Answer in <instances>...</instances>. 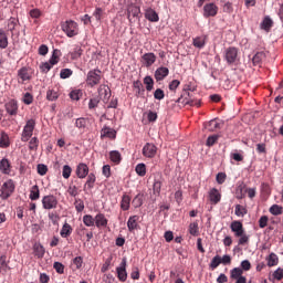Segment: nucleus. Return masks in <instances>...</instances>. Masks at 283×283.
Instances as JSON below:
<instances>
[{
    "mask_svg": "<svg viewBox=\"0 0 283 283\" xmlns=\"http://www.w3.org/2000/svg\"><path fill=\"white\" fill-rule=\"evenodd\" d=\"M61 28L62 32L65 33L69 39H72L78 34V23L73 20L62 22Z\"/></svg>",
    "mask_w": 283,
    "mask_h": 283,
    "instance_id": "f257e3e1",
    "label": "nucleus"
},
{
    "mask_svg": "<svg viewBox=\"0 0 283 283\" xmlns=\"http://www.w3.org/2000/svg\"><path fill=\"white\" fill-rule=\"evenodd\" d=\"M36 127V120L35 119H29L27 120V124L23 127L21 140L22 143H28L30 140V137L34 134V128Z\"/></svg>",
    "mask_w": 283,
    "mask_h": 283,
    "instance_id": "f03ea898",
    "label": "nucleus"
},
{
    "mask_svg": "<svg viewBox=\"0 0 283 283\" xmlns=\"http://www.w3.org/2000/svg\"><path fill=\"white\" fill-rule=\"evenodd\" d=\"M14 189H15L14 180H12V179L7 180L0 189L1 200H8V198H10V196H12V193H14Z\"/></svg>",
    "mask_w": 283,
    "mask_h": 283,
    "instance_id": "7ed1b4c3",
    "label": "nucleus"
},
{
    "mask_svg": "<svg viewBox=\"0 0 283 283\" xmlns=\"http://www.w3.org/2000/svg\"><path fill=\"white\" fill-rule=\"evenodd\" d=\"M42 207L46 211H52L59 207V199L54 195H46L42 198Z\"/></svg>",
    "mask_w": 283,
    "mask_h": 283,
    "instance_id": "20e7f679",
    "label": "nucleus"
},
{
    "mask_svg": "<svg viewBox=\"0 0 283 283\" xmlns=\"http://www.w3.org/2000/svg\"><path fill=\"white\" fill-rule=\"evenodd\" d=\"M224 59L228 63V65H235L238 61L240 60L238 57V48L235 46H229L224 50Z\"/></svg>",
    "mask_w": 283,
    "mask_h": 283,
    "instance_id": "39448f33",
    "label": "nucleus"
},
{
    "mask_svg": "<svg viewBox=\"0 0 283 283\" xmlns=\"http://www.w3.org/2000/svg\"><path fill=\"white\" fill-rule=\"evenodd\" d=\"M98 83H101V70L90 71L86 76V84L90 85V87H94L98 85Z\"/></svg>",
    "mask_w": 283,
    "mask_h": 283,
    "instance_id": "423d86ee",
    "label": "nucleus"
},
{
    "mask_svg": "<svg viewBox=\"0 0 283 283\" xmlns=\"http://www.w3.org/2000/svg\"><path fill=\"white\" fill-rule=\"evenodd\" d=\"M103 103H109V98H112V90L106 84H101L98 87V97Z\"/></svg>",
    "mask_w": 283,
    "mask_h": 283,
    "instance_id": "0eeeda50",
    "label": "nucleus"
},
{
    "mask_svg": "<svg viewBox=\"0 0 283 283\" xmlns=\"http://www.w3.org/2000/svg\"><path fill=\"white\" fill-rule=\"evenodd\" d=\"M117 273V280L119 282H127V259L124 258L119 264V266L116 268Z\"/></svg>",
    "mask_w": 283,
    "mask_h": 283,
    "instance_id": "6e6552de",
    "label": "nucleus"
},
{
    "mask_svg": "<svg viewBox=\"0 0 283 283\" xmlns=\"http://www.w3.org/2000/svg\"><path fill=\"white\" fill-rule=\"evenodd\" d=\"M142 154L145 158H156L158 147L151 143H146L143 147Z\"/></svg>",
    "mask_w": 283,
    "mask_h": 283,
    "instance_id": "1a4fd4ad",
    "label": "nucleus"
},
{
    "mask_svg": "<svg viewBox=\"0 0 283 283\" xmlns=\"http://www.w3.org/2000/svg\"><path fill=\"white\" fill-rule=\"evenodd\" d=\"M218 10H219V8L217 7L216 3H213V2L206 3L203 6L205 19H209L211 17H218Z\"/></svg>",
    "mask_w": 283,
    "mask_h": 283,
    "instance_id": "9d476101",
    "label": "nucleus"
},
{
    "mask_svg": "<svg viewBox=\"0 0 283 283\" xmlns=\"http://www.w3.org/2000/svg\"><path fill=\"white\" fill-rule=\"evenodd\" d=\"M187 96L188 97H185V99H182V97H179L177 99V103H184V105H190V107H200V99L193 97V94L191 93H187Z\"/></svg>",
    "mask_w": 283,
    "mask_h": 283,
    "instance_id": "9b49d317",
    "label": "nucleus"
},
{
    "mask_svg": "<svg viewBox=\"0 0 283 283\" xmlns=\"http://www.w3.org/2000/svg\"><path fill=\"white\" fill-rule=\"evenodd\" d=\"M4 109L9 116H17L19 114V102L17 99H10L4 104Z\"/></svg>",
    "mask_w": 283,
    "mask_h": 283,
    "instance_id": "f8f14e48",
    "label": "nucleus"
},
{
    "mask_svg": "<svg viewBox=\"0 0 283 283\" xmlns=\"http://www.w3.org/2000/svg\"><path fill=\"white\" fill-rule=\"evenodd\" d=\"M126 12L128 21H132V17L135 19H140V7L136 6L135 3L128 4Z\"/></svg>",
    "mask_w": 283,
    "mask_h": 283,
    "instance_id": "ddd939ff",
    "label": "nucleus"
},
{
    "mask_svg": "<svg viewBox=\"0 0 283 283\" xmlns=\"http://www.w3.org/2000/svg\"><path fill=\"white\" fill-rule=\"evenodd\" d=\"M18 83L24 84L25 81H30L32 78V73H30V69L28 67H22L18 71Z\"/></svg>",
    "mask_w": 283,
    "mask_h": 283,
    "instance_id": "4468645a",
    "label": "nucleus"
},
{
    "mask_svg": "<svg viewBox=\"0 0 283 283\" xmlns=\"http://www.w3.org/2000/svg\"><path fill=\"white\" fill-rule=\"evenodd\" d=\"M75 174L77 178H87V176L90 175V167L86 164L81 163L77 165Z\"/></svg>",
    "mask_w": 283,
    "mask_h": 283,
    "instance_id": "2eb2a0df",
    "label": "nucleus"
},
{
    "mask_svg": "<svg viewBox=\"0 0 283 283\" xmlns=\"http://www.w3.org/2000/svg\"><path fill=\"white\" fill-rule=\"evenodd\" d=\"M0 171L6 176H10V174H12V164H10L8 158L0 160Z\"/></svg>",
    "mask_w": 283,
    "mask_h": 283,
    "instance_id": "dca6fc26",
    "label": "nucleus"
},
{
    "mask_svg": "<svg viewBox=\"0 0 283 283\" xmlns=\"http://www.w3.org/2000/svg\"><path fill=\"white\" fill-rule=\"evenodd\" d=\"M145 19H147V21H150L151 23H158V21H160V18L158 17L156 10L151 8H147L145 10Z\"/></svg>",
    "mask_w": 283,
    "mask_h": 283,
    "instance_id": "f3484780",
    "label": "nucleus"
},
{
    "mask_svg": "<svg viewBox=\"0 0 283 283\" xmlns=\"http://www.w3.org/2000/svg\"><path fill=\"white\" fill-rule=\"evenodd\" d=\"M107 222L108 220L104 213L98 212L95 216V227H97V229H105L107 227Z\"/></svg>",
    "mask_w": 283,
    "mask_h": 283,
    "instance_id": "a211bd4d",
    "label": "nucleus"
},
{
    "mask_svg": "<svg viewBox=\"0 0 283 283\" xmlns=\"http://www.w3.org/2000/svg\"><path fill=\"white\" fill-rule=\"evenodd\" d=\"M230 229L234 233L235 238H240V235L244 233V226H242L240 221H232Z\"/></svg>",
    "mask_w": 283,
    "mask_h": 283,
    "instance_id": "6ab92c4d",
    "label": "nucleus"
},
{
    "mask_svg": "<svg viewBox=\"0 0 283 283\" xmlns=\"http://www.w3.org/2000/svg\"><path fill=\"white\" fill-rule=\"evenodd\" d=\"M33 255L38 260H42V258L45 255V248L40 242H35L33 244Z\"/></svg>",
    "mask_w": 283,
    "mask_h": 283,
    "instance_id": "aec40b11",
    "label": "nucleus"
},
{
    "mask_svg": "<svg viewBox=\"0 0 283 283\" xmlns=\"http://www.w3.org/2000/svg\"><path fill=\"white\" fill-rule=\"evenodd\" d=\"M169 76V69L165 66H160L155 71L156 81H165Z\"/></svg>",
    "mask_w": 283,
    "mask_h": 283,
    "instance_id": "412c9836",
    "label": "nucleus"
},
{
    "mask_svg": "<svg viewBox=\"0 0 283 283\" xmlns=\"http://www.w3.org/2000/svg\"><path fill=\"white\" fill-rule=\"evenodd\" d=\"M209 200L212 205H218V202L222 200V195L220 193V191H218V189L212 188L209 191Z\"/></svg>",
    "mask_w": 283,
    "mask_h": 283,
    "instance_id": "4be33fe9",
    "label": "nucleus"
},
{
    "mask_svg": "<svg viewBox=\"0 0 283 283\" xmlns=\"http://www.w3.org/2000/svg\"><path fill=\"white\" fill-rule=\"evenodd\" d=\"M133 87L135 90V96H137V98L145 97V87L143 86V83L140 81H135L133 83Z\"/></svg>",
    "mask_w": 283,
    "mask_h": 283,
    "instance_id": "5701e85b",
    "label": "nucleus"
},
{
    "mask_svg": "<svg viewBox=\"0 0 283 283\" xmlns=\"http://www.w3.org/2000/svg\"><path fill=\"white\" fill-rule=\"evenodd\" d=\"M138 220H140V217L138 216H132L129 217L127 221L128 231L134 232L136 229H138Z\"/></svg>",
    "mask_w": 283,
    "mask_h": 283,
    "instance_id": "b1692460",
    "label": "nucleus"
},
{
    "mask_svg": "<svg viewBox=\"0 0 283 283\" xmlns=\"http://www.w3.org/2000/svg\"><path fill=\"white\" fill-rule=\"evenodd\" d=\"M10 147V136L6 132L0 133V148L8 149Z\"/></svg>",
    "mask_w": 283,
    "mask_h": 283,
    "instance_id": "393cba45",
    "label": "nucleus"
},
{
    "mask_svg": "<svg viewBox=\"0 0 283 283\" xmlns=\"http://www.w3.org/2000/svg\"><path fill=\"white\" fill-rule=\"evenodd\" d=\"M132 205V197L129 195L124 193L120 201L122 211H129V207Z\"/></svg>",
    "mask_w": 283,
    "mask_h": 283,
    "instance_id": "a878e982",
    "label": "nucleus"
},
{
    "mask_svg": "<svg viewBox=\"0 0 283 283\" xmlns=\"http://www.w3.org/2000/svg\"><path fill=\"white\" fill-rule=\"evenodd\" d=\"M101 138H116V130L104 126L101 130Z\"/></svg>",
    "mask_w": 283,
    "mask_h": 283,
    "instance_id": "bb28decb",
    "label": "nucleus"
},
{
    "mask_svg": "<svg viewBox=\"0 0 283 283\" xmlns=\"http://www.w3.org/2000/svg\"><path fill=\"white\" fill-rule=\"evenodd\" d=\"M142 59L145 61L146 67H151L156 63V54L154 53H145Z\"/></svg>",
    "mask_w": 283,
    "mask_h": 283,
    "instance_id": "cd10ccee",
    "label": "nucleus"
},
{
    "mask_svg": "<svg viewBox=\"0 0 283 283\" xmlns=\"http://www.w3.org/2000/svg\"><path fill=\"white\" fill-rule=\"evenodd\" d=\"M206 44H207V35L197 36V38H193L192 40V45L195 48H198L199 50H202V48H205Z\"/></svg>",
    "mask_w": 283,
    "mask_h": 283,
    "instance_id": "c85d7f7f",
    "label": "nucleus"
},
{
    "mask_svg": "<svg viewBox=\"0 0 283 283\" xmlns=\"http://www.w3.org/2000/svg\"><path fill=\"white\" fill-rule=\"evenodd\" d=\"M29 198L32 201L39 200V198H41V190L39 189L38 185L31 187Z\"/></svg>",
    "mask_w": 283,
    "mask_h": 283,
    "instance_id": "c756f323",
    "label": "nucleus"
},
{
    "mask_svg": "<svg viewBox=\"0 0 283 283\" xmlns=\"http://www.w3.org/2000/svg\"><path fill=\"white\" fill-rule=\"evenodd\" d=\"M72 226L67 222H65L60 231L61 238H70L72 235Z\"/></svg>",
    "mask_w": 283,
    "mask_h": 283,
    "instance_id": "7c9ffc66",
    "label": "nucleus"
},
{
    "mask_svg": "<svg viewBox=\"0 0 283 283\" xmlns=\"http://www.w3.org/2000/svg\"><path fill=\"white\" fill-rule=\"evenodd\" d=\"M164 180L165 179H163V177H159V178L155 179V181H154L153 191H154V193H157V196H160Z\"/></svg>",
    "mask_w": 283,
    "mask_h": 283,
    "instance_id": "2f4dec72",
    "label": "nucleus"
},
{
    "mask_svg": "<svg viewBox=\"0 0 283 283\" xmlns=\"http://www.w3.org/2000/svg\"><path fill=\"white\" fill-rule=\"evenodd\" d=\"M59 90L57 88H49L46 92V99L54 102L59 101Z\"/></svg>",
    "mask_w": 283,
    "mask_h": 283,
    "instance_id": "473e14b6",
    "label": "nucleus"
},
{
    "mask_svg": "<svg viewBox=\"0 0 283 283\" xmlns=\"http://www.w3.org/2000/svg\"><path fill=\"white\" fill-rule=\"evenodd\" d=\"M188 231L190 235L198 238V235H200V228L198 227V221L191 222L189 224Z\"/></svg>",
    "mask_w": 283,
    "mask_h": 283,
    "instance_id": "72a5a7b5",
    "label": "nucleus"
},
{
    "mask_svg": "<svg viewBox=\"0 0 283 283\" xmlns=\"http://www.w3.org/2000/svg\"><path fill=\"white\" fill-rule=\"evenodd\" d=\"M96 182V175L93 172L88 174L87 180L84 185V190L85 189H94V184Z\"/></svg>",
    "mask_w": 283,
    "mask_h": 283,
    "instance_id": "f704fd0d",
    "label": "nucleus"
},
{
    "mask_svg": "<svg viewBox=\"0 0 283 283\" xmlns=\"http://www.w3.org/2000/svg\"><path fill=\"white\" fill-rule=\"evenodd\" d=\"M109 159L115 165H120V160H123V157L118 150H113L109 153Z\"/></svg>",
    "mask_w": 283,
    "mask_h": 283,
    "instance_id": "c9c22d12",
    "label": "nucleus"
},
{
    "mask_svg": "<svg viewBox=\"0 0 283 283\" xmlns=\"http://www.w3.org/2000/svg\"><path fill=\"white\" fill-rule=\"evenodd\" d=\"M6 48H8V33L0 29V49L6 50Z\"/></svg>",
    "mask_w": 283,
    "mask_h": 283,
    "instance_id": "e433bc0d",
    "label": "nucleus"
},
{
    "mask_svg": "<svg viewBox=\"0 0 283 283\" xmlns=\"http://www.w3.org/2000/svg\"><path fill=\"white\" fill-rule=\"evenodd\" d=\"M88 123H90V119L85 117H80L75 120V127H77V129L84 130L87 127Z\"/></svg>",
    "mask_w": 283,
    "mask_h": 283,
    "instance_id": "4c0bfd02",
    "label": "nucleus"
},
{
    "mask_svg": "<svg viewBox=\"0 0 283 283\" xmlns=\"http://www.w3.org/2000/svg\"><path fill=\"white\" fill-rule=\"evenodd\" d=\"M135 171L137 176H140V178H144V176H147V166L144 163L138 164L135 167Z\"/></svg>",
    "mask_w": 283,
    "mask_h": 283,
    "instance_id": "58836bf2",
    "label": "nucleus"
},
{
    "mask_svg": "<svg viewBox=\"0 0 283 283\" xmlns=\"http://www.w3.org/2000/svg\"><path fill=\"white\" fill-rule=\"evenodd\" d=\"M271 28H273V20H271L269 17H265L261 23V29L265 30V32H269Z\"/></svg>",
    "mask_w": 283,
    "mask_h": 283,
    "instance_id": "ea45409f",
    "label": "nucleus"
},
{
    "mask_svg": "<svg viewBox=\"0 0 283 283\" xmlns=\"http://www.w3.org/2000/svg\"><path fill=\"white\" fill-rule=\"evenodd\" d=\"M17 25H19V19H17V18H10V19L8 20L7 28H8L9 32H14Z\"/></svg>",
    "mask_w": 283,
    "mask_h": 283,
    "instance_id": "a19ab883",
    "label": "nucleus"
},
{
    "mask_svg": "<svg viewBox=\"0 0 283 283\" xmlns=\"http://www.w3.org/2000/svg\"><path fill=\"white\" fill-rule=\"evenodd\" d=\"M7 260L8 258L6 256V254L0 256V271H3L4 273H8V270H10Z\"/></svg>",
    "mask_w": 283,
    "mask_h": 283,
    "instance_id": "79ce46f5",
    "label": "nucleus"
},
{
    "mask_svg": "<svg viewBox=\"0 0 283 283\" xmlns=\"http://www.w3.org/2000/svg\"><path fill=\"white\" fill-rule=\"evenodd\" d=\"M60 56H61V51L53 50V53L51 59L49 60V63L52 64L53 66L56 65V63H59L60 61Z\"/></svg>",
    "mask_w": 283,
    "mask_h": 283,
    "instance_id": "37998d69",
    "label": "nucleus"
},
{
    "mask_svg": "<svg viewBox=\"0 0 283 283\" xmlns=\"http://www.w3.org/2000/svg\"><path fill=\"white\" fill-rule=\"evenodd\" d=\"M218 127H220V124L218 123L217 119H211L206 124V129H208V132H216Z\"/></svg>",
    "mask_w": 283,
    "mask_h": 283,
    "instance_id": "c03bdc74",
    "label": "nucleus"
},
{
    "mask_svg": "<svg viewBox=\"0 0 283 283\" xmlns=\"http://www.w3.org/2000/svg\"><path fill=\"white\" fill-rule=\"evenodd\" d=\"M234 213L238 216V218H244L247 216V208H244V206L237 205Z\"/></svg>",
    "mask_w": 283,
    "mask_h": 283,
    "instance_id": "a18cd8bd",
    "label": "nucleus"
},
{
    "mask_svg": "<svg viewBox=\"0 0 283 283\" xmlns=\"http://www.w3.org/2000/svg\"><path fill=\"white\" fill-rule=\"evenodd\" d=\"M277 262H280L277 254L271 253L268 258V266H277Z\"/></svg>",
    "mask_w": 283,
    "mask_h": 283,
    "instance_id": "49530a36",
    "label": "nucleus"
},
{
    "mask_svg": "<svg viewBox=\"0 0 283 283\" xmlns=\"http://www.w3.org/2000/svg\"><path fill=\"white\" fill-rule=\"evenodd\" d=\"M114 260V256H109L105 260L104 264L101 268V273H107L108 269H112V261Z\"/></svg>",
    "mask_w": 283,
    "mask_h": 283,
    "instance_id": "de8ad7c7",
    "label": "nucleus"
},
{
    "mask_svg": "<svg viewBox=\"0 0 283 283\" xmlns=\"http://www.w3.org/2000/svg\"><path fill=\"white\" fill-rule=\"evenodd\" d=\"M238 238H239V241H238L239 247H244L249 244L250 237L249 234H247V232H242V234L239 235Z\"/></svg>",
    "mask_w": 283,
    "mask_h": 283,
    "instance_id": "09e8293b",
    "label": "nucleus"
},
{
    "mask_svg": "<svg viewBox=\"0 0 283 283\" xmlns=\"http://www.w3.org/2000/svg\"><path fill=\"white\" fill-rule=\"evenodd\" d=\"M83 223L85 224V227H94L95 218L92 217V214H85L83 217Z\"/></svg>",
    "mask_w": 283,
    "mask_h": 283,
    "instance_id": "8fccbe9b",
    "label": "nucleus"
},
{
    "mask_svg": "<svg viewBox=\"0 0 283 283\" xmlns=\"http://www.w3.org/2000/svg\"><path fill=\"white\" fill-rule=\"evenodd\" d=\"M243 273L244 272L242 271V269L234 268V269L231 270L230 276H231L232 280H238V279L242 277Z\"/></svg>",
    "mask_w": 283,
    "mask_h": 283,
    "instance_id": "3c124183",
    "label": "nucleus"
},
{
    "mask_svg": "<svg viewBox=\"0 0 283 283\" xmlns=\"http://www.w3.org/2000/svg\"><path fill=\"white\" fill-rule=\"evenodd\" d=\"M144 85H146L147 92H151V90H154V78L151 76H146L144 78Z\"/></svg>",
    "mask_w": 283,
    "mask_h": 283,
    "instance_id": "603ef678",
    "label": "nucleus"
},
{
    "mask_svg": "<svg viewBox=\"0 0 283 283\" xmlns=\"http://www.w3.org/2000/svg\"><path fill=\"white\" fill-rule=\"evenodd\" d=\"M30 151H36L39 149V138L32 137L29 142Z\"/></svg>",
    "mask_w": 283,
    "mask_h": 283,
    "instance_id": "864d4df0",
    "label": "nucleus"
},
{
    "mask_svg": "<svg viewBox=\"0 0 283 283\" xmlns=\"http://www.w3.org/2000/svg\"><path fill=\"white\" fill-rule=\"evenodd\" d=\"M132 205L135 207V209H138V207H143V195H136L132 201Z\"/></svg>",
    "mask_w": 283,
    "mask_h": 283,
    "instance_id": "5fc2aeb1",
    "label": "nucleus"
},
{
    "mask_svg": "<svg viewBox=\"0 0 283 283\" xmlns=\"http://www.w3.org/2000/svg\"><path fill=\"white\" fill-rule=\"evenodd\" d=\"M81 96H83V91L74 90L70 93V98L72 101H81Z\"/></svg>",
    "mask_w": 283,
    "mask_h": 283,
    "instance_id": "6e6d98bb",
    "label": "nucleus"
},
{
    "mask_svg": "<svg viewBox=\"0 0 283 283\" xmlns=\"http://www.w3.org/2000/svg\"><path fill=\"white\" fill-rule=\"evenodd\" d=\"M62 176L65 180H67L72 176V167H70V165L63 166Z\"/></svg>",
    "mask_w": 283,
    "mask_h": 283,
    "instance_id": "4d7b16f0",
    "label": "nucleus"
},
{
    "mask_svg": "<svg viewBox=\"0 0 283 283\" xmlns=\"http://www.w3.org/2000/svg\"><path fill=\"white\" fill-rule=\"evenodd\" d=\"M53 269H55L56 273L60 275H63L65 273V265L61 262H54L53 263Z\"/></svg>",
    "mask_w": 283,
    "mask_h": 283,
    "instance_id": "13d9d810",
    "label": "nucleus"
},
{
    "mask_svg": "<svg viewBox=\"0 0 283 283\" xmlns=\"http://www.w3.org/2000/svg\"><path fill=\"white\" fill-rule=\"evenodd\" d=\"M282 211H283V208L277 205H273L270 208V213H272V216H282Z\"/></svg>",
    "mask_w": 283,
    "mask_h": 283,
    "instance_id": "bf43d9fd",
    "label": "nucleus"
},
{
    "mask_svg": "<svg viewBox=\"0 0 283 283\" xmlns=\"http://www.w3.org/2000/svg\"><path fill=\"white\" fill-rule=\"evenodd\" d=\"M222 12L226 14H233V3L232 2H226L222 7Z\"/></svg>",
    "mask_w": 283,
    "mask_h": 283,
    "instance_id": "052dcab7",
    "label": "nucleus"
},
{
    "mask_svg": "<svg viewBox=\"0 0 283 283\" xmlns=\"http://www.w3.org/2000/svg\"><path fill=\"white\" fill-rule=\"evenodd\" d=\"M221 264L220 261V255H216L214 258H212L211 262H210V269L213 271L216 269H218Z\"/></svg>",
    "mask_w": 283,
    "mask_h": 283,
    "instance_id": "680f3d73",
    "label": "nucleus"
},
{
    "mask_svg": "<svg viewBox=\"0 0 283 283\" xmlns=\"http://www.w3.org/2000/svg\"><path fill=\"white\" fill-rule=\"evenodd\" d=\"M98 103H101L99 97L91 98L90 102H88V109H96V107H98Z\"/></svg>",
    "mask_w": 283,
    "mask_h": 283,
    "instance_id": "e2e57ef3",
    "label": "nucleus"
},
{
    "mask_svg": "<svg viewBox=\"0 0 283 283\" xmlns=\"http://www.w3.org/2000/svg\"><path fill=\"white\" fill-rule=\"evenodd\" d=\"M218 138H219L218 135L209 136L207 142H206L207 147H213L216 145V143H218Z\"/></svg>",
    "mask_w": 283,
    "mask_h": 283,
    "instance_id": "0e129e2a",
    "label": "nucleus"
},
{
    "mask_svg": "<svg viewBox=\"0 0 283 283\" xmlns=\"http://www.w3.org/2000/svg\"><path fill=\"white\" fill-rule=\"evenodd\" d=\"M72 74H73V71L71 69H63L60 72V78H70Z\"/></svg>",
    "mask_w": 283,
    "mask_h": 283,
    "instance_id": "69168bd1",
    "label": "nucleus"
},
{
    "mask_svg": "<svg viewBox=\"0 0 283 283\" xmlns=\"http://www.w3.org/2000/svg\"><path fill=\"white\" fill-rule=\"evenodd\" d=\"M154 98L156 101H163V98H165V91H163L161 88H157L155 92H154Z\"/></svg>",
    "mask_w": 283,
    "mask_h": 283,
    "instance_id": "338daca9",
    "label": "nucleus"
},
{
    "mask_svg": "<svg viewBox=\"0 0 283 283\" xmlns=\"http://www.w3.org/2000/svg\"><path fill=\"white\" fill-rule=\"evenodd\" d=\"M67 193L72 196V198H76V196H78V187L69 186Z\"/></svg>",
    "mask_w": 283,
    "mask_h": 283,
    "instance_id": "774afa93",
    "label": "nucleus"
}]
</instances>
